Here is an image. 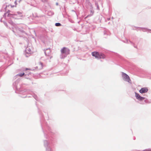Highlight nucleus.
I'll return each instance as SVG.
<instances>
[{
  "label": "nucleus",
  "instance_id": "7",
  "mask_svg": "<svg viewBox=\"0 0 151 151\" xmlns=\"http://www.w3.org/2000/svg\"><path fill=\"white\" fill-rule=\"evenodd\" d=\"M17 13L18 14V15L20 17H22L23 16V15H22V13L20 12H17Z\"/></svg>",
  "mask_w": 151,
  "mask_h": 151
},
{
  "label": "nucleus",
  "instance_id": "1",
  "mask_svg": "<svg viewBox=\"0 0 151 151\" xmlns=\"http://www.w3.org/2000/svg\"><path fill=\"white\" fill-rule=\"evenodd\" d=\"M92 55L97 59L104 58L105 56L101 53H99L97 52H92Z\"/></svg>",
  "mask_w": 151,
  "mask_h": 151
},
{
  "label": "nucleus",
  "instance_id": "2",
  "mask_svg": "<svg viewBox=\"0 0 151 151\" xmlns=\"http://www.w3.org/2000/svg\"><path fill=\"white\" fill-rule=\"evenodd\" d=\"M70 50L67 48L63 47L61 50V52L62 54H65L67 55L70 54Z\"/></svg>",
  "mask_w": 151,
  "mask_h": 151
},
{
  "label": "nucleus",
  "instance_id": "5",
  "mask_svg": "<svg viewBox=\"0 0 151 151\" xmlns=\"http://www.w3.org/2000/svg\"><path fill=\"white\" fill-rule=\"evenodd\" d=\"M135 96L137 99L142 101L145 99L144 97L141 96L138 93H135Z\"/></svg>",
  "mask_w": 151,
  "mask_h": 151
},
{
  "label": "nucleus",
  "instance_id": "10",
  "mask_svg": "<svg viewBox=\"0 0 151 151\" xmlns=\"http://www.w3.org/2000/svg\"><path fill=\"white\" fill-rule=\"evenodd\" d=\"M144 151H151V149H146L144 150Z\"/></svg>",
  "mask_w": 151,
  "mask_h": 151
},
{
  "label": "nucleus",
  "instance_id": "11",
  "mask_svg": "<svg viewBox=\"0 0 151 151\" xmlns=\"http://www.w3.org/2000/svg\"><path fill=\"white\" fill-rule=\"evenodd\" d=\"M47 0H42V1L43 2H45V1H47Z\"/></svg>",
  "mask_w": 151,
  "mask_h": 151
},
{
  "label": "nucleus",
  "instance_id": "6",
  "mask_svg": "<svg viewBox=\"0 0 151 151\" xmlns=\"http://www.w3.org/2000/svg\"><path fill=\"white\" fill-rule=\"evenodd\" d=\"M148 90V89L147 88H141V89L139 90V91L141 93H143L147 92Z\"/></svg>",
  "mask_w": 151,
  "mask_h": 151
},
{
  "label": "nucleus",
  "instance_id": "3",
  "mask_svg": "<svg viewBox=\"0 0 151 151\" xmlns=\"http://www.w3.org/2000/svg\"><path fill=\"white\" fill-rule=\"evenodd\" d=\"M122 76L123 78V79L125 81H126L128 82H131V80L129 77L126 73H122Z\"/></svg>",
  "mask_w": 151,
  "mask_h": 151
},
{
  "label": "nucleus",
  "instance_id": "9",
  "mask_svg": "<svg viewBox=\"0 0 151 151\" xmlns=\"http://www.w3.org/2000/svg\"><path fill=\"white\" fill-rule=\"evenodd\" d=\"M55 25L56 26H61V24L59 23H56L55 24Z\"/></svg>",
  "mask_w": 151,
  "mask_h": 151
},
{
  "label": "nucleus",
  "instance_id": "12",
  "mask_svg": "<svg viewBox=\"0 0 151 151\" xmlns=\"http://www.w3.org/2000/svg\"><path fill=\"white\" fill-rule=\"evenodd\" d=\"M30 70L29 69H28L27 68H26V70Z\"/></svg>",
  "mask_w": 151,
  "mask_h": 151
},
{
  "label": "nucleus",
  "instance_id": "4",
  "mask_svg": "<svg viewBox=\"0 0 151 151\" xmlns=\"http://www.w3.org/2000/svg\"><path fill=\"white\" fill-rule=\"evenodd\" d=\"M36 68L38 70L42 69L43 68L42 63L41 62H39L37 63L36 65Z\"/></svg>",
  "mask_w": 151,
  "mask_h": 151
},
{
  "label": "nucleus",
  "instance_id": "8",
  "mask_svg": "<svg viewBox=\"0 0 151 151\" xmlns=\"http://www.w3.org/2000/svg\"><path fill=\"white\" fill-rule=\"evenodd\" d=\"M24 73H20V74H17V76H20V77H22L23 76H24Z\"/></svg>",
  "mask_w": 151,
  "mask_h": 151
}]
</instances>
